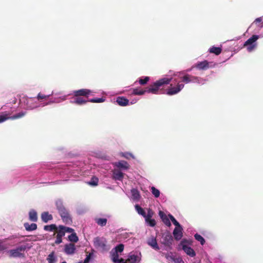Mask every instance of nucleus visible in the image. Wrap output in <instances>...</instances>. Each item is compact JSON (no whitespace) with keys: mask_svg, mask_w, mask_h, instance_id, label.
Masks as SVG:
<instances>
[{"mask_svg":"<svg viewBox=\"0 0 263 263\" xmlns=\"http://www.w3.org/2000/svg\"><path fill=\"white\" fill-rule=\"evenodd\" d=\"M172 78H164L160 79L148 87L146 88L144 90L141 89L139 88L133 89L132 94L134 95H143L145 92H150L153 94H157L159 90H161L164 85L168 84L171 81Z\"/></svg>","mask_w":263,"mask_h":263,"instance_id":"obj_1","label":"nucleus"},{"mask_svg":"<svg viewBox=\"0 0 263 263\" xmlns=\"http://www.w3.org/2000/svg\"><path fill=\"white\" fill-rule=\"evenodd\" d=\"M92 91L87 89H81L74 90L73 92L74 97L71 99L70 102L78 105H83L89 102L88 97Z\"/></svg>","mask_w":263,"mask_h":263,"instance_id":"obj_2","label":"nucleus"},{"mask_svg":"<svg viewBox=\"0 0 263 263\" xmlns=\"http://www.w3.org/2000/svg\"><path fill=\"white\" fill-rule=\"evenodd\" d=\"M57 209L63 221L66 224L72 223V218L68 210L64 206L61 200H58L55 203Z\"/></svg>","mask_w":263,"mask_h":263,"instance_id":"obj_3","label":"nucleus"},{"mask_svg":"<svg viewBox=\"0 0 263 263\" xmlns=\"http://www.w3.org/2000/svg\"><path fill=\"white\" fill-rule=\"evenodd\" d=\"M259 38V35H253L248 39L243 44V47H246L248 51L251 52L257 47V40Z\"/></svg>","mask_w":263,"mask_h":263,"instance_id":"obj_4","label":"nucleus"},{"mask_svg":"<svg viewBox=\"0 0 263 263\" xmlns=\"http://www.w3.org/2000/svg\"><path fill=\"white\" fill-rule=\"evenodd\" d=\"M181 74L182 72H179L178 74H176L175 75L177 76L178 77L181 79L182 82L186 84L191 82L200 83V82L201 80V79L200 78L193 76L189 74H186L183 76L181 77Z\"/></svg>","mask_w":263,"mask_h":263,"instance_id":"obj_5","label":"nucleus"},{"mask_svg":"<svg viewBox=\"0 0 263 263\" xmlns=\"http://www.w3.org/2000/svg\"><path fill=\"white\" fill-rule=\"evenodd\" d=\"M93 244L95 247L102 251H107L109 249L107 248V241L104 237H97L93 239Z\"/></svg>","mask_w":263,"mask_h":263,"instance_id":"obj_6","label":"nucleus"},{"mask_svg":"<svg viewBox=\"0 0 263 263\" xmlns=\"http://www.w3.org/2000/svg\"><path fill=\"white\" fill-rule=\"evenodd\" d=\"M173 242V236L170 232H166L162 234L161 243L167 247V249H172Z\"/></svg>","mask_w":263,"mask_h":263,"instance_id":"obj_7","label":"nucleus"},{"mask_svg":"<svg viewBox=\"0 0 263 263\" xmlns=\"http://www.w3.org/2000/svg\"><path fill=\"white\" fill-rule=\"evenodd\" d=\"M172 85H171V87L168 89L167 91V95L170 96L174 95L177 94L184 87V85L183 84H180L178 83L176 87H172Z\"/></svg>","mask_w":263,"mask_h":263,"instance_id":"obj_8","label":"nucleus"},{"mask_svg":"<svg viewBox=\"0 0 263 263\" xmlns=\"http://www.w3.org/2000/svg\"><path fill=\"white\" fill-rule=\"evenodd\" d=\"M76 247L74 243L66 244L64 246V252L66 254L71 255L74 253Z\"/></svg>","mask_w":263,"mask_h":263,"instance_id":"obj_9","label":"nucleus"},{"mask_svg":"<svg viewBox=\"0 0 263 263\" xmlns=\"http://www.w3.org/2000/svg\"><path fill=\"white\" fill-rule=\"evenodd\" d=\"M180 245L182 246V250L189 256L191 257H194L195 256L196 253L194 250L191 248L190 247H188L183 243V241H182L180 243Z\"/></svg>","mask_w":263,"mask_h":263,"instance_id":"obj_10","label":"nucleus"},{"mask_svg":"<svg viewBox=\"0 0 263 263\" xmlns=\"http://www.w3.org/2000/svg\"><path fill=\"white\" fill-rule=\"evenodd\" d=\"M147 243L149 246H151L153 249H155V250H159L160 249L158 245L156 238L154 236H152L148 238V239L147 240Z\"/></svg>","mask_w":263,"mask_h":263,"instance_id":"obj_11","label":"nucleus"},{"mask_svg":"<svg viewBox=\"0 0 263 263\" xmlns=\"http://www.w3.org/2000/svg\"><path fill=\"white\" fill-rule=\"evenodd\" d=\"M25 249V247H21L16 249L11 250L10 251V255L14 257H20L22 255L21 252L24 251Z\"/></svg>","mask_w":263,"mask_h":263,"instance_id":"obj_12","label":"nucleus"},{"mask_svg":"<svg viewBox=\"0 0 263 263\" xmlns=\"http://www.w3.org/2000/svg\"><path fill=\"white\" fill-rule=\"evenodd\" d=\"M124 173L119 170H114L112 172V178L116 180L122 181L124 178Z\"/></svg>","mask_w":263,"mask_h":263,"instance_id":"obj_13","label":"nucleus"},{"mask_svg":"<svg viewBox=\"0 0 263 263\" xmlns=\"http://www.w3.org/2000/svg\"><path fill=\"white\" fill-rule=\"evenodd\" d=\"M209 64L210 63L209 62L206 60H204L197 63L195 67L200 70H206L210 67Z\"/></svg>","mask_w":263,"mask_h":263,"instance_id":"obj_14","label":"nucleus"},{"mask_svg":"<svg viewBox=\"0 0 263 263\" xmlns=\"http://www.w3.org/2000/svg\"><path fill=\"white\" fill-rule=\"evenodd\" d=\"M182 228L181 227L180 228H175L173 231V235L175 239L176 240H179L181 239L182 237Z\"/></svg>","mask_w":263,"mask_h":263,"instance_id":"obj_15","label":"nucleus"},{"mask_svg":"<svg viewBox=\"0 0 263 263\" xmlns=\"http://www.w3.org/2000/svg\"><path fill=\"white\" fill-rule=\"evenodd\" d=\"M114 164L118 168H122L123 170H127L129 167L128 163L126 161L123 160L116 162Z\"/></svg>","mask_w":263,"mask_h":263,"instance_id":"obj_16","label":"nucleus"},{"mask_svg":"<svg viewBox=\"0 0 263 263\" xmlns=\"http://www.w3.org/2000/svg\"><path fill=\"white\" fill-rule=\"evenodd\" d=\"M116 101L120 106H122L127 105L129 102V100L123 97H118Z\"/></svg>","mask_w":263,"mask_h":263,"instance_id":"obj_17","label":"nucleus"},{"mask_svg":"<svg viewBox=\"0 0 263 263\" xmlns=\"http://www.w3.org/2000/svg\"><path fill=\"white\" fill-rule=\"evenodd\" d=\"M41 218L43 222L47 223L48 221L52 220L53 217L48 212H44L41 215Z\"/></svg>","mask_w":263,"mask_h":263,"instance_id":"obj_18","label":"nucleus"},{"mask_svg":"<svg viewBox=\"0 0 263 263\" xmlns=\"http://www.w3.org/2000/svg\"><path fill=\"white\" fill-rule=\"evenodd\" d=\"M132 198L135 201H138L140 198V194L138 190L136 189L131 190Z\"/></svg>","mask_w":263,"mask_h":263,"instance_id":"obj_19","label":"nucleus"},{"mask_svg":"<svg viewBox=\"0 0 263 263\" xmlns=\"http://www.w3.org/2000/svg\"><path fill=\"white\" fill-rule=\"evenodd\" d=\"M24 226L27 231H34L37 229V224L34 223L29 224L28 222H26L24 224Z\"/></svg>","mask_w":263,"mask_h":263,"instance_id":"obj_20","label":"nucleus"},{"mask_svg":"<svg viewBox=\"0 0 263 263\" xmlns=\"http://www.w3.org/2000/svg\"><path fill=\"white\" fill-rule=\"evenodd\" d=\"M30 220L36 222L37 220V213L35 211L32 210L29 213Z\"/></svg>","mask_w":263,"mask_h":263,"instance_id":"obj_21","label":"nucleus"},{"mask_svg":"<svg viewBox=\"0 0 263 263\" xmlns=\"http://www.w3.org/2000/svg\"><path fill=\"white\" fill-rule=\"evenodd\" d=\"M126 261H128L130 263H137L139 261L138 257L137 255L133 254L128 256V258L126 260Z\"/></svg>","mask_w":263,"mask_h":263,"instance_id":"obj_22","label":"nucleus"},{"mask_svg":"<svg viewBox=\"0 0 263 263\" xmlns=\"http://www.w3.org/2000/svg\"><path fill=\"white\" fill-rule=\"evenodd\" d=\"M10 114L3 112L0 114V123L3 122L8 119H10Z\"/></svg>","mask_w":263,"mask_h":263,"instance_id":"obj_23","label":"nucleus"},{"mask_svg":"<svg viewBox=\"0 0 263 263\" xmlns=\"http://www.w3.org/2000/svg\"><path fill=\"white\" fill-rule=\"evenodd\" d=\"M44 230L46 231L52 232L53 231H55L56 232L58 230V227L55 224H51L50 225L45 226Z\"/></svg>","mask_w":263,"mask_h":263,"instance_id":"obj_24","label":"nucleus"},{"mask_svg":"<svg viewBox=\"0 0 263 263\" xmlns=\"http://www.w3.org/2000/svg\"><path fill=\"white\" fill-rule=\"evenodd\" d=\"M222 49L220 47H217L213 46L209 49V51L211 53L215 54L216 55H219L221 52Z\"/></svg>","mask_w":263,"mask_h":263,"instance_id":"obj_25","label":"nucleus"},{"mask_svg":"<svg viewBox=\"0 0 263 263\" xmlns=\"http://www.w3.org/2000/svg\"><path fill=\"white\" fill-rule=\"evenodd\" d=\"M56 232L57 233V235L61 237H63L65 235V232L62 225H60L59 226L57 231H56Z\"/></svg>","mask_w":263,"mask_h":263,"instance_id":"obj_26","label":"nucleus"},{"mask_svg":"<svg viewBox=\"0 0 263 263\" xmlns=\"http://www.w3.org/2000/svg\"><path fill=\"white\" fill-rule=\"evenodd\" d=\"M68 239L70 241L72 242H77L79 240L78 237L76 233H72L68 236Z\"/></svg>","mask_w":263,"mask_h":263,"instance_id":"obj_27","label":"nucleus"},{"mask_svg":"<svg viewBox=\"0 0 263 263\" xmlns=\"http://www.w3.org/2000/svg\"><path fill=\"white\" fill-rule=\"evenodd\" d=\"M135 209H136V211L139 215H141L142 216H145V211L140 205H139L138 204H136L135 205Z\"/></svg>","mask_w":263,"mask_h":263,"instance_id":"obj_28","label":"nucleus"},{"mask_svg":"<svg viewBox=\"0 0 263 263\" xmlns=\"http://www.w3.org/2000/svg\"><path fill=\"white\" fill-rule=\"evenodd\" d=\"M26 112H23V111L20 112L12 116H10V119L15 120V119L22 118L26 115Z\"/></svg>","mask_w":263,"mask_h":263,"instance_id":"obj_29","label":"nucleus"},{"mask_svg":"<svg viewBox=\"0 0 263 263\" xmlns=\"http://www.w3.org/2000/svg\"><path fill=\"white\" fill-rule=\"evenodd\" d=\"M97 223L101 226H105L107 223L106 218H98L96 219Z\"/></svg>","mask_w":263,"mask_h":263,"instance_id":"obj_30","label":"nucleus"},{"mask_svg":"<svg viewBox=\"0 0 263 263\" xmlns=\"http://www.w3.org/2000/svg\"><path fill=\"white\" fill-rule=\"evenodd\" d=\"M195 238L198 241H199L201 245H203L205 243V240L204 238L198 234H196L194 235Z\"/></svg>","mask_w":263,"mask_h":263,"instance_id":"obj_31","label":"nucleus"},{"mask_svg":"<svg viewBox=\"0 0 263 263\" xmlns=\"http://www.w3.org/2000/svg\"><path fill=\"white\" fill-rule=\"evenodd\" d=\"M168 216L170 217V219L173 222V223L175 226H176V228H178V227L180 228L181 226L180 225L179 223L176 220V219L174 218V217L172 215L169 214Z\"/></svg>","mask_w":263,"mask_h":263,"instance_id":"obj_32","label":"nucleus"},{"mask_svg":"<svg viewBox=\"0 0 263 263\" xmlns=\"http://www.w3.org/2000/svg\"><path fill=\"white\" fill-rule=\"evenodd\" d=\"M151 191H152V193L153 194V195L155 196V197L158 198L159 197L160 191H159V190H158L154 186H152L151 187Z\"/></svg>","mask_w":263,"mask_h":263,"instance_id":"obj_33","label":"nucleus"},{"mask_svg":"<svg viewBox=\"0 0 263 263\" xmlns=\"http://www.w3.org/2000/svg\"><path fill=\"white\" fill-rule=\"evenodd\" d=\"M111 257L112 260L114 262H117L119 260V255L118 254V253L113 252L112 251L111 252Z\"/></svg>","mask_w":263,"mask_h":263,"instance_id":"obj_34","label":"nucleus"},{"mask_svg":"<svg viewBox=\"0 0 263 263\" xmlns=\"http://www.w3.org/2000/svg\"><path fill=\"white\" fill-rule=\"evenodd\" d=\"M105 99L103 98H93L89 100V102L91 103H102L105 101Z\"/></svg>","mask_w":263,"mask_h":263,"instance_id":"obj_35","label":"nucleus"},{"mask_svg":"<svg viewBox=\"0 0 263 263\" xmlns=\"http://www.w3.org/2000/svg\"><path fill=\"white\" fill-rule=\"evenodd\" d=\"M124 246L123 244H119L115 248V251L114 252L117 253H121L122 252H123L124 250Z\"/></svg>","mask_w":263,"mask_h":263,"instance_id":"obj_36","label":"nucleus"},{"mask_svg":"<svg viewBox=\"0 0 263 263\" xmlns=\"http://www.w3.org/2000/svg\"><path fill=\"white\" fill-rule=\"evenodd\" d=\"M149 80V78L148 77H145L144 78L139 79V83L140 85H143L146 84Z\"/></svg>","mask_w":263,"mask_h":263,"instance_id":"obj_37","label":"nucleus"},{"mask_svg":"<svg viewBox=\"0 0 263 263\" xmlns=\"http://www.w3.org/2000/svg\"><path fill=\"white\" fill-rule=\"evenodd\" d=\"M153 214V211L149 209L147 212V214H146L145 213V216L143 217L145 218V220H148L149 219H152Z\"/></svg>","mask_w":263,"mask_h":263,"instance_id":"obj_38","label":"nucleus"},{"mask_svg":"<svg viewBox=\"0 0 263 263\" xmlns=\"http://www.w3.org/2000/svg\"><path fill=\"white\" fill-rule=\"evenodd\" d=\"M47 260L49 263H54L55 262V257L54 256V253L52 252L50 253L47 257Z\"/></svg>","mask_w":263,"mask_h":263,"instance_id":"obj_39","label":"nucleus"},{"mask_svg":"<svg viewBox=\"0 0 263 263\" xmlns=\"http://www.w3.org/2000/svg\"><path fill=\"white\" fill-rule=\"evenodd\" d=\"M163 254L165 255V257L169 261H174L175 260L171 252L166 254L163 253Z\"/></svg>","mask_w":263,"mask_h":263,"instance_id":"obj_40","label":"nucleus"},{"mask_svg":"<svg viewBox=\"0 0 263 263\" xmlns=\"http://www.w3.org/2000/svg\"><path fill=\"white\" fill-rule=\"evenodd\" d=\"M49 96H50V95H43V94H42L41 93H39L37 95V99L39 100H43V99H47V98H48L49 97Z\"/></svg>","mask_w":263,"mask_h":263,"instance_id":"obj_41","label":"nucleus"},{"mask_svg":"<svg viewBox=\"0 0 263 263\" xmlns=\"http://www.w3.org/2000/svg\"><path fill=\"white\" fill-rule=\"evenodd\" d=\"M98 179L96 177H92L90 180V181L89 182V184L92 185L96 186L98 185Z\"/></svg>","mask_w":263,"mask_h":263,"instance_id":"obj_42","label":"nucleus"},{"mask_svg":"<svg viewBox=\"0 0 263 263\" xmlns=\"http://www.w3.org/2000/svg\"><path fill=\"white\" fill-rule=\"evenodd\" d=\"M161 219H162L163 222L167 227H170L171 226V223L170 221V219L167 217V216Z\"/></svg>","mask_w":263,"mask_h":263,"instance_id":"obj_43","label":"nucleus"},{"mask_svg":"<svg viewBox=\"0 0 263 263\" xmlns=\"http://www.w3.org/2000/svg\"><path fill=\"white\" fill-rule=\"evenodd\" d=\"M145 221L151 227H154L156 225V221L153 219H149L148 220H145Z\"/></svg>","mask_w":263,"mask_h":263,"instance_id":"obj_44","label":"nucleus"},{"mask_svg":"<svg viewBox=\"0 0 263 263\" xmlns=\"http://www.w3.org/2000/svg\"><path fill=\"white\" fill-rule=\"evenodd\" d=\"M63 228L65 231V233H74V230L71 228L63 226Z\"/></svg>","mask_w":263,"mask_h":263,"instance_id":"obj_45","label":"nucleus"},{"mask_svg":"<svg viewBox=\"0 0 263 263\" xmlns=\"http://www.w3.org/2000/svg\"><path fill=\"white\" fill-rule=\"evenodd\" d=\"M62 242V237H60L58 235H56V240L55 241V243L57 245H59Z\"/></svg>","mask_w":263,"mask_h":263,"instance_id":"obj_46","label":"nucleus"},{"mask_svg":"<svg viewBox=\"0 0 263 263\" xmlns=\"http://www.w3.org/2000/svg\"><path fill=\"white\" fill-rule=\"evenodd\" d=\"M7 249V247L3 243V241L0 240V251H3Z\"/></svg>","mask_w":263,"mask_h":263,"instance_id":"obj_47","label":"nucleus"},{"mask_svg":"<svg viewBox=\"0 0 263 263\" xmlns=\"http://www.w3.org/2000/svg\"><path fill=\"white\" fill-rule=\"evenodd\" d=\"M92 253H89V254L87 255L86 257L85 258L84 261L86 262L89 263V260L91 258V257L92 256Z\"/></svg>","mask_w":263,"mask_h":263,"instance_id":"obj_48","label":"nucleus"},{"mask_svg":"<svg viewBox=\"0 0 263 263\" xmlns=\"http://www.w3.org/2000/svg\"><path fill=\"white\" fill-rule=\"evenodd\" d=\"M92 253H89V254L87 255L86 257L85 258L84 261L86 262L89 263V260L91 258V257L92 256Z\"/></svg>","mask_w":263,"mask_h":263,"instance_id":"obj_49","label":"nucleus"},{"mask_svg":"<svg viewBox=\"0 0 263 263\" xmlns=\"http://www.w3.org/2000/svg\"><path fill=\"white\" fill-rule=\"evenodd\" d=\"M159 215L161 219L166 216V215L164 213V212L161 211H159Z\"/></svg>","mask_w":263,"mask_h":263,"instance_id":"obj_50","label":"nucleus"},{"mask_svg":"<svg viewBox=\"0 0 263 263\" xmlns=\"http://www.w3.org/2000/svg\"><path fill=\"white\" fill-rule=\"evenodd\" d=\"M174 261L175 263H184V261L181 259L179 258L175 259Z\"/></svg>","mask_w":263,"mask_h":263,"instance_id":"obj_51","label":"nucleus"},{"mask_svg":"<svg viewBox=\"0 0 263 263\" xmlns=\"http://www.w3.org/2000/svg\"><path fill=\"white\" fill-rule=\"evenodd\" d=\"M128 261H126V260H124L123 258L119 259V260L117 263H127Z\"/></svg>","mask_w":263,"mask_h":263,"instance_id":"obj_52","label":"nucleus"},{"mask_svg":"<svg viewBox=\"0 0 263 263\" xmlns=\"http://www.w3.org/2000/svg\"><path fill=\"white\" fill-rule=\"evenodd\" d=\"M132 154L130 153H126L122 155V156L126 158H128L129 156H131Z\"/></svg>","mask_w":263,"mask_h":263,"instance_id":"obj_53","label":"nucleus"},{"mask_svg":"<svg viewBox=\"0 0 263 263\" xmlns=\"http://www.w3.org/2000/svg\"><path fill=\"white\" fill-rule=\"evenodd\" d=\"M261 21H262V18L258 17V18H256L254 22V23L260 22Z\"/></svg>","mask_w":263,"mask_h":263,"instance_id":"obj_54","label":"nucleus"},{"mask_svg":"<svg viewBox=\"0 0 263 263\" xmlns=\"http://www.w3.org/2000/svg\"><path fill=\"white\" fill-rule=\"evenodd\" d=\"M62 263H67L66 261H63Z\"/></svg>","mask_w":263,"mask_h":263,"instance_id":"obj_55","label":"nucleus"},{"mask_svg":"<svg viewBox=\"0 0 263 263\" xmlns=\"http://www.w3.org/2000/svg\"><path fill=\"white\" fill-rule=\"evenodd\" d=\"M193 263H200V262H193Z\"/></svg>","mask_w":263,"mask_h":263,"instance_id":"obj_56","label":"nucleus"}]
</instances>
